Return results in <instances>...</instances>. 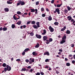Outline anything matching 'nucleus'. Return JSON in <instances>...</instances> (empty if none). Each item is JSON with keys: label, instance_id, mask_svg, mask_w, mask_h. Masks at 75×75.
Masks as SVG:
<instances>
[{"label": "nucleus", "instance_id": "58836bf2", "mask_svg": "<svg viewBox=\"0 0 75 75\" xmlns=\"http://www.w3.org/2000/svg\"><path fill=\"white\" fill-rule=\"evenodd\" d=\"M44 11V8H41V12H42V11Z\"/></svg>", "mask_w": 75, "mask_h": 75}, {"label": "nucleus", "instance_id": "6e6d98bb", "mask_svg": "<svg viewBox=\"0 0 75 75\" xmlns=\"http://www.w3.org/2000/svg\"><path fill=\"white\" fill-rule=\"evenodd\" d=\"M59 51L60 52H62V49H59Z\"/></svg>", "mask_w": 75, "mask_h": 75}, {"label": "nucleus", "instance_id": "cd10ccee", "mask_svg": "<svg viewBox=\"0 0 75 75\" xmlns=\"http://www.w3.org/2000/svg\"><path fill=\"white\" fill-rule=\"evenodd\" d=\"M26 71V69L25 68H22L21 70V71H23H23Z\"/></svg>", "mask_w": 75, "mask_h": 75}, {"label": "nucleus", "instance_id": "de8ad7c7", "mask_svg": "<svg viewBox=\"0 0 75 75\" xmlns=\"http://www.w3.org/2000/svg\"><path fill=\"white\" fill-rule=\"evenodd\" d=\"M25 61L26 62H29V60L26 59L25 60Z\"/></svg>", "mask_w": 75, "mask_h": 75}, {"label": "nucleus", "instance_id": "5fc2aeb1", "mask_svg": "<svg viewBox=\"0 0 75 75\" xmlns=\"http://www.w3.org/2000/svg\"><path fill=\"white\" fill-rule=\"evenodd\" d=\"M33 69H31L30 70V72H31V73H32V72H33Z\"/></svg>", "mask_w": 75, "mask_h": 75}, {"label": "nucleus", "instance_id": "c85d7f7f", "mask_svg": "<svg viewBox=\"0 0 75 75\" xmlns=\"http://www.w3.org/2000/svg\"><path fill=\"white\" fill-rule=\"evenodd\" d=\"M67 8L68 11H70L71 10V8L69 6H67Z\"/></svg>", "mask_w": 75, "mask_h": 75}, {"label": "nucleus", "instance_id": "864d4df0", "mask_svg": "<svg viewBox=\"0 0 75 75\" xmlns=\"http://www.w3.org/2000/svg\"><path fill=\"white\" fill-rule=\"evenodd\" d=\"M23 28H26V27H27V26H26V25H23Z\"/></svg>", "mask_w": 75, "mask_h": 75}, {"label": "nucleus", "instance_id": "13d9d810", "mask_svg": "<svg viewBox=\"0 0 75 75\" xmlns=\"http://www.w3.org/2000/svg\"><path fill=\"white\" fill-rule=\"evenodd\" d=\"M71 47H74V44H71Z\"/></svg>", "mask_w": 75, "mask_h": 75}, {"label": "nucleus", "instance_id": "774afa93", "mask_svg": "<svg viewBox=\"0 0 75 75\" xmlns=\"http://www.w3.org/2000/svg\"><path fill=\"white\" fill-rule=\"evenodd\" d=\"M73 57H73L74 59L75 60V54L73 55Z\"/></svg>", "mask_w": 75, "mask_h": 75}, {"label": "nucleus", "instance_id": "a878e982", "mask_svg": "<svg viewBox=\"0 0 75 75\" xmlns=\"http://www.w3.org/2000/svg\"><path fill=\"white\" fill-rule=\"evenodd\" d=\"M62 4H57V7H60L61 6H62Z\"/></svg>", "mask_w": 75, "mask_h": 75}, {"label": "nucleus", "instance_id": "37998d69", "mask_svg": "<svg viewBox=\"0 0 75 75\" xmlns=\"http://www.w3.org/2000/svg\"><path fill=\"white\" fill-rule=\"evenodd\" d=\"M50 61V60L48 59H47L45 60V62H49Z\"/></svg>", "mask_w": 75, "mask_h": 75}, {"label": "nucleus", "instance_id": "f3484780", "mask_svg": "<svg viewBox=\"0 0 75 75\" xmlns=\"http://www.w3.org/2000/svg\"><path fill=\"white\" fill-rule=\"evenodd\" d=\"M39 47H40V44L39 43H38L35 46V47L37 48H38Z\"/></svg>", "mask_w": 75, "mask_h": 75}, {"label": "nucleus", "instance_id": "7c9ffc66", "mask_svg": "<svg viewBox=\"0 0 75 75\" xmlns=\"http://www.w3.org/2000/svg\"><path fill=\"white\" fill-rule=\"evenodd\" d=\"M31 24H35V21H32Z\"/></svg>", "mask_w": 75, "mask_h": 75}, {"label": "nucleus", "instance_id": "6ab92c4d", "mask_svg": "<svg viewBox=\"0 0 75 75\" xmlns=\"http://www.w3.org/2000/svg\"><path fill=\"white\" fill-rule=\"evenodd\" d=\"M51 16H50L48 17V20L49 21H51L52 20V17H51Z\"/></svg>", "mask_w": 75, "mask_h": 75}, {"label": "nucleus", "instance_id": "4c0bfd02", "mask_svg": "<svg viewBox=\"0 0 75 75\" xmlns=\"http://www.w3.org/2000/svg\"><path fill=\"white\" fill-rule=\"evenodd\" d=\"M45 14L43 13L42 14V17H45Z\"/></svg>", "mask_w": 75, "mask_h": 75}, {"label": "nucleus", "instance_id": "79ce46f5", "mask_svg": "<svg viewBox=\"0 0 75 75\" xmlns=\"http://www.w3.org/2000/svg\"><path fill=\"white\" fill-rule=\"evenodd\" d=\"M7 3H8V4H12V3H13V2H10V1H7Z\"/></svg>", "mask_w": 75, "mask_h": 75}, {"label": "nucleus", "instance_id": "9d476101", "mask_svg": "<svg viewBox=\"0 0 75 75\" xmlns=\"http://www.w3.org/2000/svg\"><path fill=\"white\" fill-rule=\"evenodd\" d=\"M62 41L60 42V44H62L63 43H64L66 42V40H64V39H62Z\"/></svg>", "mask_w": 75, "mask_h": 75}, {"label": "nucleus", "instance_id": "603ef678", "mask_svg": "<svg viewBox=\"0 0 75 75\" xmlns=\"http://www.w3.org/2000/svg\"><path fill=\"white\" fill-rule=\"evenodd\" d=\"M54 3V0H52L51 1V3L53 4Z\"/></svg>", "mask_w": 75, "mask_h": 75}, {"label": "nucleus", "instance_id": "69168bd1", "mask_svg": "<svg viewBox=\"0 0 75 75\" xmlns=\"http://www.w3.org/2000/svg\"><path fill=\"white\" fill-rule=\"evenodd\" d=\"M65 61H68V59H67V58H66L65 59Z\"/></svg>", "mask_w": 75, "mask_h": 75}, {"label": "nucleus", "instance_id": "4be33fe9", "mask_svg": "<svg viewBox=\"0 0 75 75\" xmlns=\"http://www.w3.org/2000/svg\"><path fill=\"white\" fill-rule=\"evenodd\" d=\"M66 33L68 34H69L71 33V32L69 30H68L66 31Z\"/></svg>", "mask_w": 75, "mask_h": 75}, {"label": "nucleus", "instance_id": "423d86ee", "mask_svg": "<svg viewBox=\"0 0 75 75\" xmlns=\"http://www.w3.org/2000/svg\"><path fill=\"white\" fill-rule=\"evenodd\" d=\"M36 25L38 28L40 27V22H38L36 23Z\"/></svg>", "mask_w": 75, "mask_h": 75}, {"label": "nucleus", "instance_id": "7ed1b4c3", "mask_svg": "<svg viewBox=\"0 0 75 75\" xmlns=\"http://www.w3.org/2000/svg\"><path fill=\"white\" fill-rule=\"evenodd\" d=\"M55 10L56 12L57 13V14H60V12H59V11H60V10H59V9L58 8H57L55 9Z\"/></svg>", "mask_w": 75, "mask_h": 75}, {"label": "nucleus", "instance_id": "ea45409f", "mask_svg": "<svg viewBox=\"0 0 75 75\" xmlns=\"http://www.w3.org/2000/svg\"><path fill=\"white\" fill-rule=\"evenodd\" d=\"M21 12H20L19 11H17V14H18V15L21 14Z\"/></svg>", "mask_w": 75, "mask_h": 75}, {"label": "nucleus", "instance_id": "20e7f679", "mask_svg": "<svg viewBox=\"0 0 75 75\" xmlns=\"http://www.w3.org/2000/svg\"><path fill=\"white\" fill-rule=\"evenodd\" d=\"M36 37L38 38H39V39L41 38V35H40L36 34Z\"/></svg>", "mask_w": 75, "mask_h": 75}, {"label": "nucleus", "instance_id": "9b49d317", "mask_svg": "<svg viewBox=\"0 0 75 75\" xmlns=\"http://www.w3.org/2000/svg\"><path fill=\"white\" fill-rule=\"evenodd\" d=\"M44 55H47L49 56L50 55V53H49V52H45L44 54Z\"/></svg>", "mask_w": 75, "mask_h": 75}, {"label": "nucleus", "instance_id": "72a5a7b5", "mask_svg": "<svg viewBox=\"0 0 75 75\" xmlns=\"http://www.w3.org/2000/svg\"><path fill=\"white\" fill-rule=\"evenodd\" d=\"M66 65L67 67H69V66H70V63H67L66 64Z\"/></svg>", "mask_w": 75, "mask_h": 75}, {"label": "nucleus", "instance_id": "680f3d73", "mask_svg": "<svg viewBox=\"0 0 75 75\" xmlns=\"http://www.w3.org/2000/svg\"><path fill=\"white\" fill-rule=\"evenodd\" d=\"M40 75V73L38 72V73H36V75Z\"/></svg>", "mask_w": 75, "mask_h": 75}, {"label": "nucleus", "instance_id": "2eb2a0df", "mask_svg": "<svg viewBox=\"0 0 75 75\" xmlns=\"http://www.w3.org/2000/svg\"><path fill=\"white\" fill-rule=\"evenodd\" d=\"M21 23V21H19L18 22L16 23V24L18 25H20Z\"/></svg>", "mask_w": 75, "mask_h": 75}, {"label": "nucleus", "instance_id": "dca6fc26", "mask_svg": "<svg viewBox=\"0 0 75 75\" xmlns=\"http://www.w3.org/2000/svg\"><path fill=\"white\" fill-rule=\"evenodd\" d=\"M32 54L33 55L36 56L37 55V52H33L32 53Z\"/></svg>", "mask_w": 75, "mask_h": 75}, {"label": "nucleus", "instance_id": "bb28decb", "mask_svg": "<svg viewBox=\"0 0 75 75\" xmlns=\"http://www.w3.org/2000/svg\"><path fill=\"white\" fill-rule=\"evenodd\" d=\"M50 41H49V40H47L46 41V42L45 43H46V44H50Z\"/></svg>", "mask_w": 75, "mask_h": 75}, {"label": "nucleus", "instance_id": "a211bd4d", "mask_svg": "<svg viewBox=\"0 0 75 75\" xmlns=\"http://www.w3.org/2000/svg\"><path fill=\"white\" fill-rule=\"evenodd\" d=\"M67 19L68 20H71V19H72V17L71 16H68L67 17Z\"/></svg>", "mask_w": 75, "mask_h": 75}, {"label": "nucleus", "instance_id": "4468645a", "mask_svg": "<svg viewBox=\"0 0 75 75\" xmlns=\"http://www.w3.org/2000/svg\"><path fill=\"white\" fill-rule=\"evenodd\" d=\"M4 10L6 11V12H8L9 11V9H8V8H4Z\"/></svg>", "mask_w": 75, "mask_h": 75}, {"label": "nucleus", "instance_id": "4d7b16f0", "mask_svg": "<svg viewBox=\"0 0 75 75\" xmlns=\"http://www.w3.org/2000/svg\"><path fill=\"white\" fill-rule=\"evenodd\" d=\"M72 64H75V61L74 60L72 61Z\"/></svg>", "mask_w": 75, "mask_h": 75}, {"label": "nucleus", "instance_id": "3c124183", "mask_svg": "<svg viewBox=\"0 0 75 75\" xmlns=\"http://www.w3.org/2000/svg\"><path fill=\"white\" fill-rule=\"evenodd\" d=\"M20 3H18L17 4V6H20Z\"/></svg>", "mask_w": 75, "mask_h": 75}, {"label": "nucleus", "instance_id": "c03bdc74", "mask_svg": "<svg viewBox=\"0 0 75 75\" xmlns=\"http://www.w3.org/2000/svg\"><path fill=\"white\" fill-rule=\"evenodd\" d=\"M39 2L38 1H37L36 3V5H38L39 4Z\"/></svg>", "mask_w": 75, "mask_h": 75}, {"label": "nucleus", "instance_id": "f257e3e1", "mask_svg": "<svg viewBox=\"0 0 75 75\" xmlns=\"http://www.w3.org/2000/svg\"><path fill=\"white\" fill-rule=\"evenodd\" d=\"M49 29L50 32H52V33L54 32V28L52 27L51 26H49Z\"/></svg>", "mask_w": 75, "mask_h": 75}, {"label": "nucleus", "instance_id": "412c9836", "mask_svg": "<svg viewBox=\"0 0 75 75\" xmlns=\"http://www.w3.org/2000/svg\"><path fill=\"white\" fill-rule=\"evenodd\" d=\"M10 69L8 70V69L7 68H6V67H5L4 68V71L5 72H6L7 71H10Z\"/></svg>", "mask_w": 75, "mask_h": 75}, {"label": "nucleus", "instance_id": "0e129e2a", "mask_svg": "<svg viewBox=\"0 0 75 75\" xmlns=\"http://www.w3.org/2000/svg\"><path fill=\"white\" fill-rule=\"evenodd\" d=\"M49 67L47 66H45V68H47V69H48Z\"/></svg>", "mask_w": 75, "mask_h": 75}, {"label": "nucleus", "instance_id": "f03ea898", "mask_svg": "<svg viewBox=\"0 0 75 75\" xmlns=\"http://www.w3.org/2000/svg\"><path fill=\"white\" fill-rule=\"evenodd\" d=\"M19 2L20 3L21 6H23V5H24V4H25V2L23 1H19Z\"/></svg>", "mask_w": 75, "mask_h": 75}, {"label": "nucleus", "instance_id": "09e8293b", "mask_svg": "<svg viewBox=\"0 0 75 75\" xmlns=\"http://www.w3.org/2000/svg\"><path fill=\"white\" fill-rule=\"evenodd\" d=\"M31 23V21H30L27 22V24H30Z\"/></svg>", "mask_w": 75, "mask_h": 75}, {"label": "nucleus", "instance_id": "ddd939ff", "mask_svg": "<svg viewBox=\"0 0 75 75\" xmlns=\"http://www.w3.org/2000/svg\"><path fill=\"white\" fill-rule=\"evenodd\" d=\"M47 31L45 29L43 30V33H42V35H45L46 34Z\"/></svg>", "mask_w": 75, "mask_h": 75}, {"label": "nucleus", "instance_id": "1a4fd4ad", "mask_svg": "<svg viewBox=\"0 0 75 75\" xmlns=\"http://www.w3.org/2000/svg\"><path fill=\"white\" fill-rule=\"evenodd\" d=\"M67 28V27H66V26H64V27L63 28H62L61 29V31H64V30H65V29Z\"/></svg>", "mask_w": 75, "mask_h": 75}, {"label": "nucleus", "instance_id": "c9c22d12", "mask_svg": "<svg viewBox=\"0 0 75 75\" xmlns=\"http://www.w3.org/2000/svg\"><path fill=\"white\" fill-rule=\"evenodd\" d=\"M22 55H24L25 54V51H24L22 53Z\"/></svg>", "mask_w": 75, "mask_h": 75}, {"label": "nucleus", "instance_id": "e433bc0d", "mask_svg": "<svg viewBox=\"0 0 75 75\" xmlns=\"http://www.w3.org/2000/svg\"><path fill=\"white\" fill-rule=\"evenodd\" d=\"M2 66L4 67H6V64L5 63H4L2 64Z\"/></svg>", "mask_w": 75, "mask_h": 75}, {"label": "nucleus", "instance_id": "338daca9", "mask_svg": "<svg viewBox=\"0 0 75 75\" xmlns=\"http://www.w3.org/2000/svg\"><path fill=\"white\" fill-rule=\"evenodd\" d=\"M2 30H3V28L2 27H1L0 28V31H1Z\"/></svg>", "mask_w": 75, "mask_h": 75}, {"label": "nucleus", "instance_id": "e2e57ef3", "mask_svg": "<svg viewBox=\"0 0 75 75\" xmlns=\"http://www.w3.org/2000/svg\"><path fill=\"white\" fill-rule=\"evenodd\" d=\"M31 62H34V59H32V60H31Z\"/></svg>", "mask_w": 75, "mask_h": 75}, {"label": "nucleus", "instance_id": "a18cd8bd", "mask_svg": "<svg viewBox=\"0 0 75 75\" xmlns=\"http://www.w3.org/2000/svg\"><path fill=\"white\" fill-rule=\"evenodd\" d=\"M21 60L20 59H17L16 60V61H17V62H19V61H20Z\"/></svg>", "mask_w": 75, "mask_h": 75}, {"label": "nucleus", "instance_id": "5701e85b", "mask_svg": "<svg viewBox=\"0 0 75 75\" xmlns=\"http://www.w3.org/2000/svg\"><path fill=\"white\" fill-rule=\"evenodd\" d=\"M2 30L3 31H6L7 30V28H2Z\"/></svg>", "mask_w": 75, "mask_h": 75}, {"label": "nucleus", "instance_id": "393cba45", "mask_svg": "<svg viewBox=\"0 0 75 75\" xmlns=\"http://www.w3.org/2000/svg\"><path fill=\"white\" fill-rule=\"evenodd\" d=\"M15 27H16V25H15V24H13L12 25L11 27L12 28H14Z\"/></svg>", "mask_w": 75, "mask_h": 75}, {"label": "nucleus", "instance_id": "f704fd0d", "mask_svg": "<svg viewBox=\"0 0 75 75\" xmlns=\"http://www.w3.org/2000/svg\"><path fill=\"white\" fill-rule=\"evenodd\" d=\"M54 24L55 25H58V23L57 22H55L54 23Z\"/></svg>", "mask_w": 75, "mask_h": 75}, {"label": "nucleus", "instance_id": "c756f323", "mask_svg": "<svg viewBox=\"0 0 75 75\" xmlns=\"http://www.w3.org/2000/svg\"><path fill=\"white\" fill-rule=\"evenodd\" d=\"M30 10H31V12H32V13H34V12H35V10L34 9L31 8L30 9Z\"/></svg>", "mask_w": 75, "mask_h": 75}, {"label": "nucleus", "instance_id": "2f4dec72", "mask_svg": "<svg viewBox=\"0 0 75 75\" xmlns=\"http://www.w3.org/2000/svg\"><path fill=\"white\" fill-rule=\"evenodd\" d=\"M49 41L50 42H52V38H50Z\"/></svg>", "mask_w": 75, "mask_h": 75}, {"label": "nucleus", "instance_id": "a19ab883", "mask_svg": "<svg viewBox=\"0 0 75 75\" xmlns=\"http://www.w3.org/2000/svg\"><path fill=\"white\" fill-rule=\"evenodd\" d=\"M36 12L35 13V14H37V13H38V10H37V9H36L35 10V11Z\"/></svg>", "mask_w": 75, "mask_h": 75}, {"label": "nucleus", "instance_id": "b1692460", "mask_svg": "<svg viewBox=\"0 0 75 75\" xmlns=\"http://www.w3.org/2000/svg\"><path fill=\"white\" fill-rule=\"evenodd\" d=\"M30 50V49L29 48H27L24 50V51H25V52H27V51H28Z\"/></svg>", "mask_w": 75, "mask_h": 75}, {"label": "nucleus", "instance_id": "473e14b6", "mask_svg": "<svg viewBox=\"0 0 75 75\" xmlns=\"http://www.w3.org/2000/svg\"><path fill=\"white\" fill-rule=\"evenodd\" d=\"M34 33L33 32H31L30 34V36H34Z\"/></svg>", "mask_w": 75, "mask_h": 75}, {"label": "nucleus", "instance_id": "052dcab7", "mask_svg": "<svg viewBox=\"0 0 75 75\" xmlns=\"http://www.w3.org/2000/svg\"><path fill=\"white\" fill-rule=\"evenodd\" d=\"M64 12H66L67 13H68V10L67 9L64 10Z\"/></svg>", "mask_w": 75, "mask_h": 75}, {"label": "nucleus", "instance_id": "6e6552de", "mask_svg": "<svg viewBox=\"0 0 75 75\" xmlns=\"http://www.w3.org/2000/svg\"><path fill=\"white\" fill-rule=\"evenodd\" d=\"M33 27L35 29H38V26L36 25H33Z\"/></svg>", "mask_w": 75, "mask_h": 75}, {"label": "nucleus", "instance_id": "f8f14e48", "mask_svg": "<svg viewBox=\"0 0 75 75\" xmlns=\"http://www.w3.org/2000/svg\"><path fill=\"white\" fill-rule=\"evenodd\" d=\"M7 69H8V70H9V69H10V71L11 69V67H10V66H9L8 65H7L6 67Z\"/></svg>", "mask_w": 75, "mask_h": 75}, {"label": "nucleus", "instance_id": "0eeeda50", "mask_svg": "<svg viewBox=\"0 0 75 75\" xmlns=\"http://www.w3.org/2000/svg\"><path fill=\"white\" fill-rule=\"evenodd\" d=\"M48 37L45 36L43 37V41H46L47 40Z\"/></svg>", "mask_w": 75, "mask_h": 75}, {"label": "nucleus", "instance_id": "bf43d9fd", "mask_svg": "<svg viewBox=\"0 0 75 75\" xmlns=\"http://www.w3.org/2000/svg\"><path fill=\"white\" fill-rule=\"evenodd\" d=\"M40 74H41V75H44V73H43V72H40Z\"/></svg>", "mask_w": 75, "mask_h": 75}, {"label": "nucleus", "instance_id": "8fccbe9b", "mask_svg": "<svg viewBox=\"0 0 75 75\" xmlns=\"http://www.w3.org/2000/svg\"><path fill=\"white\" fill-rule=\"evenodd\" d=\"M26 68L30 69V68H31V67L30 66H29L28 67H27Z\"/></svg>", "mask_w": 75, "mask_h": 75}, {"label": "nucleus", "instance_id": "39448f33", "mask_svg": "<svg viewBox=\"0 0 75 75\" xmlns=\"http://www.w3.org/2000/svg\"><path fill=\"white\" fill-rule=\"evenodd\" d=\"M18 16L19 17V18H17V17H16V16H15V15L13 16V18L15 20H18V19H20V16Z\"/></svg>", "mask_w": 75, "mask_h": 75}, {"label": "nucleus", "instance_id": "aec40b11", "mask_svg": "<svg viewBox=\"0 0 75 75\" xmlns=\"http://www.w3.org/2000/svg\"><path fill=\"white\" fill-rule=\"evenodd\" d=\"M66 38H67V37L66 36L64 35L62 38V40H66Z\"/></svg>", "mask_w": 75, "mask_h": 75}, {"label": "nucleus", "instance_id": "49530a36", "mask_svg": "<svg viewBox=\"0 0 75 75\" xmlns=\"http://www.w3.org/2000/svg\"><path fill=\"white\" fill-rule=\"evenodd\" d=\"M55 71H56V74H59V71H58L56 70V69Z\"/></svg>", "mask_w": 75, "mask_h": 75}]
</instances>
